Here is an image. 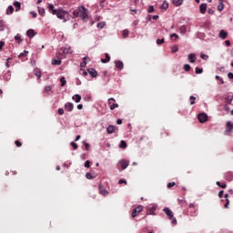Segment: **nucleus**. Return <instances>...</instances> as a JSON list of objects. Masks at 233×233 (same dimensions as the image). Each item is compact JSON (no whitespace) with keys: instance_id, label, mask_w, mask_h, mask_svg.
Listing matches in <instances>:
<instances>
[{"instance_id":"nucleus-1","label":"nucleus","mask_w":233,"mask_h":233,"mask_svg":"<svg viewBox=\"0 0 233 233\" xmlns=\"http://www.w3.org/2000/svg\"><path fill=\"white\" fill-rule=\"evenodd\" d=\"M72 14L73 17H80L82 21L88 19V9L84 5H80L77 9L73 10Z\"/></svg>"},{"instance_id":"nucleus-2","label":"nucleus","mask_w":233,"mask_h":233,"mask_svg":"<svg viewBox=\"0 0 233 233\" xmlns=\"http://www.w3.org/2000/svg\"><path fill=\"white\" fill-rule=\"evenodd\" d=\"M73 52L74 51L72 50V47L66 46L58 49V51L56 52V56L58 59H65V57H66L68 54H73Z\"/></svg>"},{"instance_id":"nucleus-3","label":"nucleus","mask_w":233,"mask_h":233,"mask_svg":"<svg viewBox=\"0 0 233 233\" xmlns=\"http://www.w3.org/2000/svg\"><path fill=\"white\" fill-rule=\"evenodd\" d=\"M55 15H56L58 19H61L63 23H66V21H70V15L66 10L58 9V11H56V14H55Z\"/></svg>"},{"instance_id":"nucleus-4","label":"nucleus","mask_w":233,"mask_h":233,"mask_svg":"<svg viewBox=\"0 0 233 233\" xmlns=\"http://www.w3.org/2000/svg\"><path fill=\"white\" fill-rule=\"evenodd\" d=\"M163 212L167 216L168 219H171L173 225H177V219L174 218V212L171 211L168 208H164Z\"/></svg>"},{"instance_id":"nucleus-5","label":"nucleus","mask_w":233,"mask_h":233,"mask_svg":"<svg viewBox=\"0 0 233 233\" xmlns=\"http://www.w3.org/2000/svg\"><path fill=\"white\" fill-rule=\"evenodd\" d=\"M156 210H157V205H149L147 207V216H156Z\"/></svg>"},{"instance_id":"nucleus-6","label":"nucleus","mask_w":233,"mask_h":233,"mask_svg":"<svg viewBox=\"0 0 233 233\" xmlns=\"http://www.w3.org/2000/svg\"><path fill=\"white\" fill-rule=\"evenodd\" d=\"M112 101H114V103H112ZM108 105H109L110 110H116V108H119V105L116 104V98L114 97H111L108 99Z\"/></svg>"},{"instance_id":"nucleus-7","label":"nucleus","mask_w":233,"mask_h":233,"mask_svg":"<svg viewBox=\"0 0 233 233\" xmlns=\"http://www.w3.org/2000/svg\"><path fill=\"white\" fill-rule=\"evenodd\" d=\"M129 162L128 160L121 159L117 163V167H121V170H126L128 167Z\"/></svg>"},{"instance_id":"nucleus-8","label":"nucleus","mask_w":233,"mask_h":233,"mask_svg":"<svg viewBox=\"0 0 233 233\" xmlns=\"http://www.w3.org/2000/svg\"><path fill=\"white\" fill-rule=\"evenodd\" d=\"M198 119L199 123H206V121H208V116L206 113H199L198 115Z\"/></svg>"},{"instance_id":"nucleus-9","label":"nucleus","mask_w":233,"mask_h":233,"mask_svg":"<svg viewBox=\"0 0 233 233\" xmlns=\"http://www.w3.org/2000/svg\"><path fill=\"white\" fill-rule=\"evenodd\" d=\"M224 99H225L226 105H232L233 93H228Z\"/></svg>"},{"instance_id":"nucleus-10","label":"nucleus","mask_w":233,"mask_h":233,"mask_svg":"<svg viewBox=\"0 0 233 233\" xmlns=\"http://www.w3.org/2000/svg\"><path fill=\"white\" fill-rule=\"evenodd\" d=\"M139 212H143V206H138L133 209V212L131 214L132 218H136Z\"/></svg>"},{"instance_id":"nucleus-11","label":"nucleus","mask_w":233,"mask_h":233,"mask_svg":"<svg viewBox=\"0 0 233 233\" xmlns=\"http://www.w3.org/2000/svg\"><path fill=\"white\" fill-rule=\"evenodd\" d=\"M65 108L67 112H72V110H74V104L72 102H67L65 104Z\"/></svg>"},{"instance_id":"nucleus-12","label":"nucleus","mask_w":233,"mask_h":233,"mask_svg":"<svg viewBox=\"0 0 233 233\" xmlns=\"http://www.w3.org/2000/svg\"><path fill=\"white\" fill-rule=\"evenodd\" d=\"M87 72L91 77H97V71L95 68H88Z\"/></svg>"},{"instance_id":"nucleus-13","label":"nucleus","mask_w":233,"mask_h":233,"mask_svg":"<svg viewBox=\"0 0 233 233\" xmlns=\"http://www.w3.org/2000/svg\"><path fill=\"white\" fill-rule=\"evenodd\" d=\"M218 36L220 37V39H227V37L228 36V33L227 31L221 29Z\"/></svg>"},{"instance_id":"nucleus-14","label":"nucleus","mask_w":233,"mask_h":233,"mask_svg":"<svg viewBox=\"0 0 233 233\" xmlns=\"http://www.w3.org/2000/svg\"><path fill=\"white\" fill-rule=\"evenodd\" d=\"M48 10L53 15H56L58 9H56L53 4H48Z\"/></svg>"},{"instance_id":"nucleus-15","label":"nucleus","mask_w":233,"mask_h":233,"mask_svg":"<svg viewBox=\"0 0 233 233\" xmlns=\"http://www.w3.org/2000/svg\"><path fill=\"white\" fill-rule=\"evenodd\" d=\"M200 14H207V4L203 3L199 5Z\"/></svg>"},{"instance_id":"nucleus-16","label":"nucleus","mask_w":233,"mask_h":233,"mask_svg":"<svg viewBox=\"0 0 233 233\" xmlns=\"http://www.w3.org/2000/svg\"><path fill=\"white\" fill-rule=\"evenodd\" d=\"M115 65L116 68H118L119 70H123L124 68L123 61L116 60Z\"/></svg>"},{"instance_id":"nucleus-17","label":"nucleus","mask_w":233,"mask_h":233,"mask_svg":"<svg viewBox=\"0 0 233 233\" xmlns=\"http://www.w3.org/2000/svg\"><path fill=\"white\" fill-rule=\"evenodd\" d=\"M98 188H99V193L102 196H108V191H106V189H105L103 186L99 185Z\"/></svg>"},{"instance_id":"nucleus-18","label":"nucleus","mask_w":233,"mask_h":233,"mask_svg":"<svg viewBox=\"0 0 233 233\" xmlns=\"http://www.w3.org/2000/svg\"><path fill=\"white\" fill-rule=\"evenodd\" d=\"M189 63H196V54L191 53L187 56Z\"/></svg>"},{"instance_id":"nucleus-19","label":"nucleus","mask_w":233,"mask_h":233,"mask_svg":"<svg viewBox=\"0 0 233 233\" xmlns=\"http://www.w3.org/2000/svg\"><path fill=\"white\" fill-rule=\"evenodd\" d=\"M106 132H107V134H114V132H116V127L109 125L106 127Z\"/></svg>"},{"instance_id":"nucleus-20","label":"nucleus","mask_w":233,"mask_h":233,"mask_svg":"<svg viewBox=\"0 0 233 233\" xmlns=\"http://www.w3.org/2000/svg\"><path fill=\"white\" fill-rule=\"evenodd\" d=\"M105 57L106 58L101 59V63H104V64L110 63V55H108V53L105 54Z\"/></svg>"},{"instance_id":"nucleus-21","label":"nucleus","mask_w":233,"mask_h":233,"mask_svg":"<svg viewBox=\"0 0 233 233\" xmlns=\"http://www.w3.org/2000/svg\"><path fill=\"white\" fill-rule=\"evenodd\" d=\"M227 181H233V172H228L225 174Z\"/></svg>"},{"instance_id":"nucleus-22","label":"nucleus","mask_w":233,"mask_h":233,"mask_svg":"<svg viewBox=\"0 0 233 233\" xmlns=\"http://www.w3.org/2000/svg\"><path fill=\"white\" fill-rule=\"evenodd\" d=\"M219 5H218V12H223L225 9V5L223 4V0H218Z\"/></svg>"},{"instance_id":"nucleus-23","label":"nucleus","mask_w":233,"mask_h":233,"mask_svg":"<svg viewBox=\"0 0 233 233\" xmlns=\"http://www.w3.org/2000/svg\"><path fill=\"white\" fill-rule=\"evenodd\" d=\"M13 5L15 8V12H19L21 10V3L20 2L15 1L13 3Z\"/></svg>"},{"instance_id":"nucleus-24","label":"nucleus","mask_w":233,"mask_h":233,"mask_svg":"<svg viewBox=\"0 0 233 233\" xmlns=\"http://www.w3.org/2000/svg\"><path fill=\"white\" fill-rule=\"evenodd\" d=\"M227 127H228V128L226 129V132H228V133L232 132V130H233V124H232V122L228 121L227 122Z\"/></svg>"},{"instance_id":"nucleus-25","label":"nucleus","mask_w":233,"mask_h":233,"mask_svg":"<svg viewBox=\"0 0 233 233\" xmlns=\"http://www.w3.org/2000/svg\"><path fill=\"white\" fill-rule=\"evenodd\" d=\"M26 35L27 37H34V35H35V31H34V29H28L26 32Z\"/></svg>"},{"instance_id":"nucleus-26","label":"nucleus","mask_w":233,"mask_h":233,"mask_svg":"<svg viewBox=\"0 0 233 233\" xmlns=\"http://www.w3.org/2000/svg\"><path fill=\"white\" fill-rule=\"evenodd\" d=\"M37 10H38L39 15H41L42 17H45V14H46L45 8L41 6H37Z\"/></svg>"},{"instance_id":"nucleus-27","label":"nucleus","mask_w":233,"mask_h":233,"mask_svg":"<svg viewBox=\"0 0 233 233\" xmlns=\"http://www.w3.org/2000/svg\"><path fill=\"white\" fill-rule=\"evenodd\" d=\"M183 1L185 0H172V3L175 6H181V5H183Z\"/></svg>"},{"instance_id":"nucleus-28","label":"nucleus","mask_w":233,"mask_h":233,"mask_svg":"<svg viewBox=\"0 0 233 233\" xmlns=\"http://www.w3.org/2000/svg\"><path fill=\"white\" fill-rule=\"evenodd\" d=\"M11 14H14V5H9L6 9V15H11Z\"/></svg>"},{"instance_id":"nucleus-29","label":"nucleus","mask_w":233,"mask_h":233,"mask_svg":"<svg viewBox=\"0 0 233 233\" xmlns=\"http://www.w3.org/2000/svg\"><path fill=\"white\" fill-rule=\"evenodd\" d=\"M72 99H74V101L76 103H80L81 102V95L76 94V95L73 96Z\"/></svg>"},{"instance_id":"nucleus-30","label":"nucleus","mask_w":233,"mask_h":233,"mask_svg":"<svg viewBox=\"0 0 233 233\" xmlns=\"http://www.w3.org/2000/svg\"><path fill=\"white\" fill-rule=\"evenodd\" d=\"M15 40L17 41L18 45H21V43H23L20 34H17L16 35H15Z\"/></svg>"},{"instance_id":"nucleus-31","label":"nucleus","mask_w":233,"mask_h":233,"mask_svg":"<svg viewBox=\"0 0 233 233\" xmlns=\"http://www.w3.org/2000/svg\"><path fill=\"white\" fill-rule=\"evenodd\" d=\"M160 8L162 10H167L168 8V2L164 1L163 4L161 5Z\"/></svg>"},{"instance_id":"nucleus-32","label":"nucleus","mask_w":233,"mask_h":233,"mask_svg":"<svg viewBox=\"0 0 233 233\" xmlns=\"http://www.w3.org/2000/svg\"><path fill=\"white\" fill-rule=\"evenodd\" d=\"M35 76L38 77V79H41V70H39V68L35 69Z\"/></svg>"},{"instance_id":"nucleus-33","label":"nucleus","mask_w":233,"mask_h":233,"mask_svg":"<svg viewBox=\"0 0 233 233\" xmlns=\"http://www.w3.org/2000/svg\"><path fill=\"white\" fill-rule=\"evenodd\" d=\"M105 26H106V22H99V23L96 25V27H97V28H100V29L105 28Z\"/></svg>"},{"instance_id":"nucleus-34","label":"nucleus","mask_w":233,"mask_h":233,"mask_svg":"<svg viewBox=\"0 0 233 233\" xmlns=\"http://www.w3.org/2000/svg\"><path fill=\"white\" fill-rule=\"evenodd\" d=\"M86 59H88V56H85V57L83 58V62L80 63V66H81L82 68H85V66H86Z\"/></svg>"},{"instance_id":"nucleus-35","label":"nucleus","mask_w":233,"mask_h":233,"mask_svg":"<svg viewBox=\"0 0 233 233\" xmlns=\"http://www.w3.org/2000/svg\"><path fill=\"white\" fill-rule=\"evenodd\" d=\"M60 86H65L66 85V78L65 76L60 77Z\"/></svg>"},{"instance_id":"nucleus-36","label":"nucleus","mask_w":233,"mask_h":233,"mask_svg":"<svg viewBox=\"0 0 233 233\" xmlns=\"http://www.w3.org/2000/svg\"><path fill=\"white\" fill-rule=\"evenodd\" d=\"M61 59H62V58H59V59H53V60H52V65H56V66L61 65Z\"/></svg>"},{"instance_id":"nucleus-37","label":"nucleus","mask_w":233,"mask_h":233,"mask_svg":"<svg viewBox=\"0 0 233 233\" xmlns=\"http://www.w3.org/2000/svg\"><path fill=\"white\" fill-rule=\"evenodd\" d=\"M119 148H127V142L125 140L120 141Z\"/></svg>"},{"instance_id":"nucleus-38","label":"nucleus","mask_w":233,"mask_h":233,"mask_svg":"<svg viewBox=\"0 0 233 233\" xmlns=\"http://www.w3.org/2000/svg\"><path fill=\"white\" fill-rule=\"evenodd\" d=\"M26 56H28V51L27 50H24L23 53H20L18 55V57H26Z\"/></svg>"},{"instance_id":"nucleus-39","label":"nucleus","mask_w":233,"mask_h":233,"mask_svg":"<svg viewBox=\"0 0 233 233\" xmlns=\"http://www.w3.org/2000/svg\"><path fill=\"white\" fill-rule=\"evenodd\" d=\"M5 28V21L0 20V31L3 32Z\"/></svg>"},{"instance_id":"nucleus-40","label":"nucleus","mask_w":233,"mask_h":233,"mask_svg":"<svg viewBox=\"0 0 233 233\" xmlns=\"http://www.w3.org/2000/svg\"><path fill=\"white\" fill-rule=\"evenodd\" d=\"M200 57L201 59H203L204 61H208V55H205L204 53L200 54Z\"/></svg>"},{"instance_id":"nucleus-41","label":"nucleus","mask_w":233,"mask_h":233,"mask_svg":"<svg viewBox=\"0 0 233 233\" xmlns=\"http://www.w3.org/2000/svg\"><path fill=\"white\" fill-rule=\"evenodd\" d=\"M189 101H190V105H196V96H190Z\"/></svg>"},{"instance_id":"nucleus-42","label":"nucleus","mask_w":233,"mask_h":233,"mask_svg":"<svg viewBox=\"0 0 233 233\" xmlns=\"http://www.w3.org/2000/svg\"><path fill=\"white\" fill-rule=\"evenodd\" d=\"M217 185L218 187H219L220 188H225L227 187L226 183H221L219 181H217Z\"/></svg>"},{"instance_id":"nucleus-43","label":"nucleus","mask_w":233,"mask_h":233,"mask_svg":"<svg viewBox=\"0 0 233 233\" xmlns=\"http://www.w3.org/2000/svg\"><path fill=\"white\" fill-rule=\"evenodd\" d=\"M128 34H129L128 29H125V30L123 31L122 35H123L124 38H127V37H128Z\"/></svg>"},{"instance_id":"nucleus-44","label":"nucleus","mask_w":233,"mask_h":233,"mask_svg":"<svg viewBox=\"0 0 233 233\" xmlns=\"http://www.w3.org/2000/svg\"><path fill=\"white\" fill-rule=\"evenodd\" d=\"M195 74H203V68L196 67Z\"/></svg>"},{"instance_id":"nucleus-45","label":"nucleus","mask_w":233,"mask_h":233,"mask_svg":"<svg viewBox=\"0 0 233 233\" xmlns=\"http://www.w3.org/2000/svg\"><path fill=\"white\" fill-rule=\"evenodd\" d=\"M171 50H172L173 54H176V52H177L179 50V47L177 46H173L171 47Z\"/></svg>"},{"instance_id":"nucleus-46","label":"nucleus","mask_w":233,"mask_h":233,"mask_svg":"<svg viewBox=\"0 0 233 233\" xmlns=\"http://www.w3.org/2000/svg\"><path fill=\"white\" fill-rule=\"evenodd\" d=\"M184 70H185V72H189L190 71V65L185 64L184 65Z\"/></svg>"},{"instance_id":"nucleus-47","label":"nucleus","mask_w":233,"mask_h":233,"mask_svg":"<svg viewBox=\"0 0 233 233\" xmlns=\"http://www.w3.org/2000/svg\"><path fill=\"white\" fill-rule=\"evenodd\" d=\"M163 43H165V38L157 39V45H163Z\"/></svg>"},{"instance_id":"nucleus-48","label":"nucleus","mask_w":233,"mask_h":233,"mask_svg":"<svg viewBox=\"0 0 233 233\" xmlns=\"http://www.w3.org/2000/svg\"><path fill=\"white\" fill-rule=\"evenodd\" d=\"M70 145H71V147H73L74 150H77L78 146H77V144H76V142H71Z\"/></svg>"},{"instance_id":"nucleus-49","label":"nucleus","mask_w":233,"mask_h":233,"mask_svg":"<svg viewBox=\"0 0 233 233\" xmlns=\"http://www.w3.org/2000/svg\"><path fill=\"white\" fill-rule=\"evenodd\" d=\"M208 14H209V15H214V14H216V11L214 9H212V8H209L208 10Z\"/></svg>"},{"instance_id":"nucleus-50","label":"nucleus","mask_w":233,"mask_h":233,"mask_svg":"<svg viewBox=\"0 0 233 233\" xmlns=\"http://www.w3.org/2000/svg\"><path fill=\"white\" fill-rule=\"evenodd\" d=\"M147 12L148 14H152V12H154V5H149L147 8Z\"/></svg>"},{"instance_id":"nucleus-51","label":"nucleus","mask_w":233,"mask_h":233,"mask_svg":"<svg viewBox=\"0 0 233 233\" xmlns=\"http://www.w3.org/2000/svg\"><path fill=\"white\" fill-rule=\"evenodd\" d=\"M86 179H94V177L92 176V173H86Z\"/></svg>"},{"instance_id":"nucleus-52","label":"nucleus","mask_w":233,"mask_h":233,"mask_svg":"<svg viewBox=\"0 0 233 233\" xmlns=\"http://www.w3.org/2000/svg\"><path fill=\"white\" fill-rule=\"evenodd\" d=\"M172 187H176V182H169L167 184V188H172Z\"/></svg>"},{"instance_id":"nucleus-53","label":"nucleus","mask_w":233,"mask_h":233,"mask_svg":"<svg viewBox=\"0 0 233 233\" xmlns=\"http://www.w3.org/2000/svg\"><path fill=\"white\" fill-rule=\"evenodd\" d=\"M30 15H32V17H34V19H35V17H37V13H35V11H31Z\"/></svg>"},{"instance_id":"nucleus-54","label":"nucleus","mask_w":233,"mask_h":233,"mask_svg":"<svg viewBox=\"0 0 233 233\" xmlns=\"http://www.w3.org/2000/svg\"><path fill=\"white\" fill-rule=\"evenodd\" d=\"M84 146H85V148L86 150H88L90 148V144L89 143H86V142H83Z\"/></svg>"},{"instance_id":"nucleus-55","label":"nucleus","mask_w":233,"mask_h":233,"mask_svg":"<svg viewBox=\"0 0 233 233\" xmlns=\"http://www.w3.org/2000/svg\"><path fill=\"white\" fill-rule=\"evenodd\" d=\"M224 109L226 112H230V106H228V104L224 105Z\"/></svg>"},{"instance_id":"nucleus-56","label":"nucleus","mask_w":233,"mask_h":233,"mask_svg":"<svg viewBox=\"0 0 233 233\" xmlns=\"http://www.w3.org/2000/svg\"><path fill=\"white\" fill-rule=\"evenodd\" d=\"M123 183H124L125 185H127V180H126V179H119V180H118V185H123Z\"/></svg>"},{"instance_id":"nucleus-57","label":"nucleus","mask_w":233,"mask_h":233,"mask_svg":"<svg viewBox=\"0 0 233 233\" xmlns=\"http://www.w3.org/2000/svg\"><path fill=\"white\" fill-rule=\"evenodd\" d=\"M50 90H52V86H46L45 87V92H50Z\"/></svg>"},{"instance_id":"nucleus-58","label":"nucleus","mask_w":233,"mask_h":233,"mask_svg":"<svg viewBox=\"0 0 233 233\" xmlns=\"http://www.w3.org/2000/svg\"><path fill=\"white\" fill-rule=\"evenodd\" d=\"M85 167H86V168H90V162H89V160H86V161L85 162Z\"/></svg>"},{"instance_id":"nucleus-59","label":"nucleus","mask_w":233,"mask_h":233,"mask_svg":"<svg viewBox=\"0 0 233 233\" xmlns=\"http://www.w3.org/2000/svg\"><path fill=\"white\" fill-rule=\"evenodd\" d=\"M58 114H59L60 116H63V114H65V109H63V108H58Z\"/></svg>"},{"instance_id":"nucleus-60","label":"nucleus","mask_w":233,"mask_h":233,"mask_svg":"<svg viewBox=\"0 0 233 233\" xmlns=\"http://www.w3.org/2000/svg\"><path fill=\"white\" fill-rule=\"evenodd\" d=\"M15 144L16 145V147H22L23 145L19 140H16Z\"/></svg>"},{"instance_id":"nucleus-61","label":"nucleus","mask_w":233,"mask_h":233,"mask_svg":"<svg viewBox=\"0 0 233 233\" xmlns=\"http://www.w3.org/2000/svg\"><path fill=\"white\" fill-rule=\"evenodd\" d=\"M228 79H233V73H232V72H229V73L228 74Z\"/></svg>"},{"instance_id":"nucleus-62","label":"nucleus","mask_w":233,"mask_h":233,"mask_svg":"<svg viewBox=\"0 0 233 233\" xmlns=\"http://www.w3.org/2000/svg\"><path fill=\"white\" fill-rule=\"evenodd\" d=\"M3 46H5V42L0 41V50H3Z\"/></svg>"},{"instance_id":"nucleus-63","label":"nucleus","mask_w":233,"mask_h":233,"mask_svg":"<svg viewBox=\"0 0 233 233\" xmlns=\"http://www.w3.org/2000/svg\"><path fill=\"white\" fill-rule=\"evenodd\" d=\"M77 86H79L81 85V80L79 78H76V81Z\"/></svg>"},{"instance_id":"nucleus-64","label":"nucleus","mask_w":233,"mask_h":233,"mask_svg":"<svg viewBox=\"0 0 233 233\" xmlns=\"http://www.w3.org/2000/svg\"><path fill=\"white\" fill-rule=\"evenodd\" d=\"M225 45H226V46H230V42H229V40H226V41H225Z\"/></svg>"}]
</instances>
